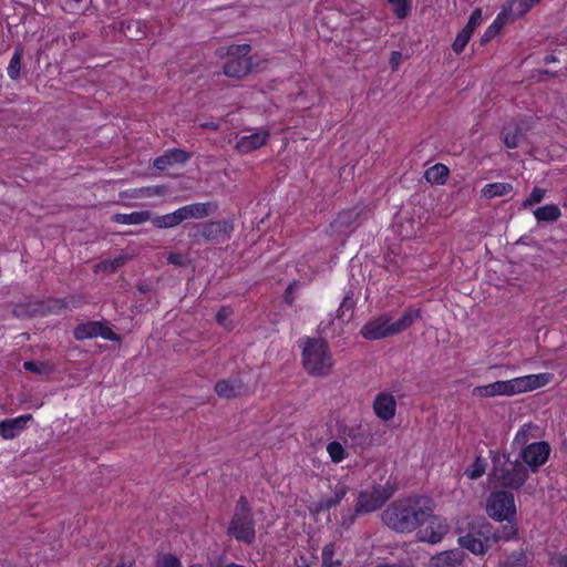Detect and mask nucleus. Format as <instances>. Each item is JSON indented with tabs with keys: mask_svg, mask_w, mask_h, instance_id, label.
Segmentation results:
<instances>
[{
	"mask_svg": "<svg viewBox=\"0 0 567 567\" xmlns=\"http://www.w3.org/2000/svg\"><path fill=\"white\" fill-rule=\"evenodd\" d=\"M433 512V502L424 496L394 502L382 513L383 522L392 529L406 533L423 525Z\"/></svg>",
	"mask_w": 567,
	"mask_h": 567,
	"instance_id": "1",
	"label": "nucleus"
},
{
	"mask_svg": "<svg viewBox=\"0 0 567 567\" xmlns=\"http://www.w3.org/2000/svg\"><path fill=\"white\" fill-rule=\"evenodd\" d=\"M553 380V374L545 372L528 374L505 381H495L485 385H477L472 390L474 398H494L498 395L512 396L533 391L547 385Z\"/></svg>",
	"mask_w": 567,
	"mask_h": 567,
	"instance_id": "2",
	"label": "nucleus"
},
{
	"mask_svg": "<svg viewBox=\"0 0 567 567\" xmlns=\"http://www.w3.org/2000/svg\"><path fill=\"white\" fill-rule=\"evenodd\" d=\"M421 317V309L408 308L402 316L393 320L389 313H383L365 322L360 334L367 340H380L399 334L409 329Z\"/></svg>",
	"mask_w": 567,
	"mask_h": 567,
	"instance_id": "3",
	"label": "nucleus"
},
{
	"mask_svg": "<svg viewBox=\"0 0 567 567\" xmlns=\"http://www.w3.org/2000/svg\"><path fill=\"white\" fill-rule=\"evenodd\" d=\"M302 365L312 377H326L333 367V358L326 340L303 338L299 341Z\"/></svg>",
	"mask_w": 567,
	"mask_h": 567,
	"instance_id": "4",
	"label": "nucleus"
},
{
	"mask_svg": "<svg viewBox=\"0 0 567 567\" xmlns=\"http://www.w3.org/2000/svg\"><path fill=\"white\" fill-rule=\"evenodd\" d=\"M227 534L247 545L255 542V518L245 496H240L236 503L234 514L227 527Z\"/></svg>",
	"mask_w": 567,
	"mask_h": 567,
	"instance_id": "5",
	"label": "nucleus"
},
{
	"mask_svg": "<svg viewBox=\"0 0 567 567\" xmlns=\"http://www.w3.org/2000/svg\"><path fill=\"white\" fill-rule=\"evenodd\" d=\"M234 230V225L229 220H213L194 226L189 233L196 243L221 244L227 241Z\"/></svg>",
	"mask_w": 567,
	"mask_h": 567,
	"instance_id": "6",
	"label": "nucleus"
},
{
	"mask_svg": "<svg viewBox=\"0 0 567 567\" xmlns=\"http://www.w3.org/2000/svg\"><path fill=\"white\" fill-rule=\"evenodd\" d=\"M251 48L249 44L231 45L227 50L228 60L224 66L225 75L235 79L245 78L251 70L248 58Z\"/></svg>",
	"mask_w": 567,
	"mask_h": 567,
	"instance_id": "7",
	"label": "nucleus"
},
{
	"mask_svg": "<svg viewBox=\"0 0 567 567\" xmlns=\"http://www.w3.org/2000/svg\"><path fill=\"white\" fill-rule=\"evenodd\" d=\"M486 512L493 519L511 522L516 513L513 494L505 491L492 493L487 501Z\"/></svg>",
	"mask_w": 567,
	"mask_h": 567,
	"instance_id": "8",
	"label": "nucleus"
},
{
	"mask_svg": "<svg viewBox=\"0 0 567 567\" xmlns=\"http://www.w3.org/2000/svg\"><path fill=\"white\" fill-rule=\"evenodd\" d=\"M392 495V489L388 486H374L370 491H363L359 494L355 505V512H373L380 508Z\"/></svg>",
	"mask_w": 567,
	"mask_h": 567,
	"instance_id": "9",
	"label": "nucleus"
},
{
	"mask_svg": "<svg viewBox=\"0 0 567 567\" xmlns=\"http://www.w3.org/2000/svg\"><path fill=\"white\" fill-rule=\"evenodd\" d=\"M494 477L505 487L518 488L528 477V471L519 462H509L505 467L494 472Z\"/></svg>",
	"mask_w": 567,
	"mask_h": 567,
	"instance_id": "10",
	"label": "nucleus"
},
{
	"mask_svg": "<svg viewBox=\"0 0 567 567\" xmlns=\"http://www.w3.org/2000/svg\"><path fill=\"white\" fill-rule=\"evenodd\" d=\"M74 337L78 340L101 337L104 340L120 342L121 337L113 332L111 328L104 326L100 321H87L80 323L74 328Z\"/></svg>",
	"mask_w": 567,
	"mask_h": 567,
	"instance_id": "11",
	"label": "nucleus"
},
{
	"mask_svg": "<svg viewBox=\"0 0 567 567\" xmlns=\"http://www.w3.org/2000/svg\"><path fill=\"white\" fill-rule=\"evenodd\" d=\"M424 524H426V526L417 532V536L420 540L431 544L441 542L443 536L447 534L450 529V525L446 523V520L433 515V512Z\"/></svg>",
	"mask_w": 567,
	"mask_h": 567,
	"instance_id": "12",
	"label": "nucleus"
},
{
	"mask_svg": "<svg viewBox=\"0 0 567 567\" xmlns=\"http://www.w3.org/2000/svg\"><path fill=\"white\" fill-rule=\"evenodd\" d=\"M549 453L550 447L546 442H534L522 450L520 456L532 471H536L547 461Z\"/></svg>",
	"mask_w": 567,
	"mask_h": 567,
	"instance_id": "13",
	"label": "nucleus"
},
{
	"mask_svg": "<svg viewBox=\"0 0 567 567\" xmlns=\"http://www.w3.org/2000/svg\"><path fill=\"white\" fill-rule=\"evenodd\" d=\"M32 420L31 414L20 415L14 419H7L0 422V436L3 440H12L17 437Z\"/></svg>",
	"mask_w": 567,
	"mask_h": 567,
	"instance_id": "14",
	"label": "nucleus"
},
{
	"mask_svg": "<svg viewBox=\"0 0 567 567\" xmlns=\"http://www.w3.org/2000/svg\"><path fill=\"white\" fill-rule=\"evenodd\" d=\"M268 138V131L254 132L249 135L239 136L235 148L240 153L247 154L265 145Z\"/></svg>",
	"mask_w": 567,
	"mask_h": 567,
	"instance_id": "15",
	"label": "nucleus"
},
{
	"mask_svg": "<svg viewBox=\"0 0 567 567\" xmlns=\"http://www.w3.org/2000/svg\"><path fill=\"white\" fill-rule=\"evenodd\" d=\"M373 410L375 414L383 421L393 419L396 410V402L393 395L388 393H380L373 402Z\"/></svg>",
	"mask_w": 567,
	"mask_h": 567,
	"instance_id": "16",
	"label": "nucleus"
},
{
	"mask_svg": "<svg viewBox=\"0 0 567 567\" xmlns=\"http://www.w3.org/2000/svg\"><path fill=\"white\" fill-rule=\"evenodd\" d=\"M539 0H508L503 6L502 13L508 20L513 21L523 17L529 9H532Z\"/></svg>",
	"mask_w": 567,
	"mask_h": 567,
	"instance_id": "17",
	"label": "nucleus"
},
{
	"mask_svg": "<svg viewBox=\"0 0 567 567\" xmlns=\"http://www.w3.org/2000/svg\"><path fill=\"white\" fill-rule=\"evenodd\" d=\"M359 213L355 209H348L338 215L331 223V229L337 234H347L354 229Z\"/></svg>",
	"mask_w": 567,
	"mask_h": 567,
	"instance_id": "18",
	"label": "nucleus"
},
{
	"mask_svg": "<svg viewBox=\"0 0 567 567\" xmlns=\"http://www.w3.org/2000/svg\"><path fill=\"white\" fill-rule=\"evenodd\" d=\"M463 560V551L451 549L436 554L431 558L433 567H458Z\"/></svg>",
	"mask_w": 567,
	"mask_h": 567,
	"instance_id": "19",
	"label": "nucleus"
},
{
	"mask_svg": "<svg viewBox=\"0 0 567 567\" xmlns=\"http://www.w3.org/2000/svg\"><path fill=\"white\" fill-rule=\"evenodd\" d=\"M460 544L475 555H482L487 550V538H484L481 534L462 536L460 537Z\"/></svg>",
	"mask_w": 567,
	"mask_h": 567,
	"instance_id": "20",
	"label": "nucleus"
},
{
	"mask_svg": "<svg viewBox=\"0 0 567 567\" xmlns=\"http://www.w3.org/2000/svg\"><path fill=\"white\" fill-rule=\"evenodd\" d=\"M152 214L148 210L132 212L130 214H115L112 219L124 225H138L151 220Z\"/></svg>",
	"mask_w": 567,
	"mask_h": 567,
	"instance_id": "21",
	"label": "nucleus"
},
{
	"mask_svg": "<svg viewBox=\"0 0 567 567\" xmlns=\"http://www.w3.org/2000/svg\"><path fill=\"white\" fill-rule=\"evenodd\" d=\"M322 564L332 567H341L343 555L338 553L337 544L331 542L323 546L321 553Z\"/></svg>",
	"mask_w": 567,
	"mask_h": 567,
	"instance_id": "22",
	"label": "nucleus"
},
{
	"mask_svg": "<svg viewBox=\"0 0 567 567\" xmlns=\"http://www.w3.org/2000/svg\"><path fill=\"white\" fill-rule=\"evenodd\" d=\"M348 487L343 483H338L333 488V495L323 497L318 503V509H329L338 505L341 499L347 495Z\"/></svg>",
	"mask_w": 567,
	"mask_h": 567,
	"instance_id": "23",
	"label": "nucleus"
},
{
	"mask_svg": "<svg viewBox=\"0 0 567 567\" xmlns=\"http://www.w3.org/2000/svg\"><path fill=\"white\" fill-rule=\"evenodd\" d=\"M560 215V208L555 204L544 205L534 210L535 218L544 223L556 221Z\"/></svg>",
	"mask_w": 567,
	"mask_h": 567,
	"instance_id": "24",
	"label": "nucleus"
},
{
	"mask_svg": "<svg viewBox=\"0 0 567 567\" xmlns=\"http://www.w3.org/2000/svg\"><path fill=\"white\" fill-rule=\"evenodd\" d=\"M513 186L509 183H491L486 184L481 189V196L486 199H492L497 196H504L512 192Z\"/></svg>",
	"mask_w": 567,
	"mask_h": 567,
	"instance_id": "25",
	"label": "nucleus"
},
{
	"mask_svg": "<svg viewBox=\"0 0 567 567\" xmlns=\"http://www.w3.org/2000/svg\"><path fill=\"white\" fill-rule=\"evenodd\" d=\"M449 176V168L443 164H435L424 173L425 179L431 184L442 185Z\"/></svg>",
	"mask_w": 567,
	"mask_h": 567,
	"instance_id": "26",
	"label": "nucleus"
},
{
	"mask_svg": "<svg viewBox=\"0 0 567 567\" xmlns=\"http://www.w3.org/2000/svg\"><path fill=\"white\" fill-rule=\"evenodd\" d=\"M186 207L190 219H203L216 210V206L212 203H193L186 205Z\"/></svg>",
	"mask_w": 567,
	"mask_h": 567,
	"instance_id": "27",
	"label": "nucleus"
},
{
	"mask_svg": "<svg viewBox=\"0 0 567 567\" xmlns=\"http://www.w3.org/2000/svg\"><path fill=\"white\" fill-rule=\"evenodd\" d=\"M215 392L220 398L233 399L240 394L241 385L227 380H220L215 384Z\"/></svg>",
	"mask_w": 567,
	"mask_h": 567,
	"instance_id": "28",
	"label": "nucleus"
},
{
	"mask_svg": "<svg viewBox=\"0 0 567 567\" xmlns=\"http://www.w3.org/2000/svg\"><path fill=\"white\" fill-rule=\"evenodd\" d=\"M538 427L530 423L524 424L516 433L513 444L523 447L526 445L532 439L537 436Z\"/></svg>",
	"mask_w": 567,
	"mask_h": 567,
	"instance_id": "29",
	"label": "nucleus"
},
{
	"mask_svg": "<svg viewBox=\"0 0 567 567\" xmlns=\"http://www.w3.org/2000/svg\"><path fill=\"white\" fill-rule=\"evenodd\" d=\"M343 435L347 440L351 441L352 445L362 446L367 443L365 430L360 424L346 427Z\"/></svg>",
	"mask_w": 567,
	"mask_h": 567,
	"instance_id": "30",
	"label": "nucleus"
},
{
	"mask_svg": "<svg viewBox=\"0 0 567 567\" xmlns=\"http://www.w3.org/2000/svg\"><path fill=\"white\" fill-rule=\"evenodd\" d=\"M128 258L125 255H121L114 259L103 260L96 265V270L115 272L118 268L124 266Z\"/></svg>",
	"mask_w": 567,
	"mask_h": 567,
	"instance_id": "31",
	"label": "nucleus"
},
{
	"mask_svg": "<svg viewBox=\"0 0 567 567\" xmlns=\"http://www.w3.org/2000/svg\"><path fill=\"white\" fill-rule=\"evenodd\" d=\"M176 213L173 212L166 215L151 217V220L156 228H173L179 225Z\"/></svg>",
	"mask_w": 567,
	"mask_h": 567,
	"instance_id": "32",
	"label": "nucleus"
},
{
	"mask_svg": "<svg viewBox=\"0 0 567 567\" xmlns=\"http://www.w3.org/2000/svg\"><path fill=\"white\" fill-rule=\"evenodd\" d=\"M485 470H486V462L483 457L478 456L475 458L473 464H471L465 470V475L470 480H477L483 476V474L485 473Z\"/></svg>",
	"mask_w": 567,
	"mask_h": 567,
	"instance_id": "33",
	"label": "nucleus"
},
{
	"mask_svg": "<svg viewBox=\"0 0 567 567\" xmlns=\"http://www.w3.org/2000/svg\"><path fill=\"white\" fill-rule=\"evenodd\" d=\"M502 567H527V558L524 550H515L506 557Z\"/></svg>",
	"mask_w": 567,
	"mask_h": 567,
	"instance_id": "34",
	"label": "nucleus"
},
{
	"mask_svg": "<svg viewBox=\"0 0 567 567\" xmlns=\"http://www.w3.org/2000/svg\"><path fill=\"white\" fill-rule=\"evenodd\" d=\"M327 452L333 463H340L347 456L343 445L338 441L329 442L327 445Z\"/></svg>",
	"mask_w": 567,
	"mask_h": 567,
	"instance_id": "35",
	"label": "nucleus"
},
{
	"mask_svg": "<svg viewBox=\"0 0 567 567\" xmlns=\"http://www.w3.org/2000/svg\"><path fill=\"white\" fill-rule=\"evenodd\" d=\"M508 20L503 16L501 12L497 18L494 20V22L486 29L482 42H488L491 39H493L502 29V27L507 23Z\"/></svg>",
	"mask_w": 567,
	"mask_h": 567,
	"instance_id": "36",
	"label": "nucleus"
},
{
	"mask_svg": "<svg viewBox=\"0 0 567 567\" xmlns=\"http://www.w3.org/2000/svg\"><path fill=\"white\" fill-rule=\"evenodd\" d=\"M353 307H354V301L352 298V293L349 292L346 295V297L343 298V300L338 309V318L341 321L349 320V318L351 317V311H352Z\"/></svg>",
	"mask_w": 567,
	"mask_h": 567,
	"instance_id": "37",
	"label": "nucleus"
},
{
	"mask_svg": "<svg viewBox=\"0 0 567 567\" xmlns=\"http://www.w3.org/2000/svg\"><path fill=\"white\" fill-rule=\"evenodd\" d=\"M21 59H22L21 50L17 49L9 62L8 69H7L8 75L12 80H17L20 76Z\"/></svg>",
	"mask_w": 567,
	"mask_h": 567,
	"instance_id": "38",
	"label": "nucleus"
},
{
	"mask_svg": "<svg viewBox=\"0 0 567 567\" xmlns=\"http://www.w3.org/2000/svg\"><path fill=\"white\" fill-rule=\"evenodd\" d=\"M472 35V32H470L468 30L466 29H463L456 37L452 48L454 50L455 53H461L464 48L466 47L470 38Z\"/></svg>",
	"mask_w": 567,
	"mask_h": 567,
	"instance_id": "39",
	"label": "nucleus"
},
{
	"mask_svg": "<svg viewBox=\"0 0 567 567\" xmlns=\"http://www.w3.org/2000/svg\"><path fill=\"white\" fill-rule=\"evenodd\" d=\"M545 197V190L543 188H539V187H535L530 195L528 196V198H526L523 204H522V207L523 208H527L529 206H533L535 204H538L543 200V198Z\"/></svg>",
	"mask_w": 567,
	"mask_h": 567,
	"instance_id": "40",
	"label": "nucleus"
},
{
	"mask_svg": "<svg viewBox=\"0 0 567 567\" xmlns=\"http://www.w3.org/2000/svg\"><path fill=\"white\" fill-rule=\"evenodd\" d=\"M389 2L393 6V12L396 18L403 19L406 17L409 12L406 0H389Z\"/></svg>",
	"mask_w": 567,
	"mask_h": 567,
	"instance_id": "41",
	"label": "nucleus"
},
{
	"mask_svg": "<svg viewBox=\"0 0 567 567\" xmlns=\"http://www.w3.org/2000/svg\"><path fill=\"white\" fill-rule=\"evenodd\" d=\"M520 132L515 128L513 133L507 132L504 134V143L508 148H516L519 144Z\"/></svg>",
	"mask_w": 567,
	"mask_h": 567,
	"instance_id": "42",
	"label": "nucleus"
},
{
	"mask_svg": "<svg viewBox=\"0 0 567 567\" xmlns=\"http://www.w3.org/2000/svg\"><path fill=\"white\" fill-rule=\"evenodd\" d=\"M156 567H182V564L174 555H163V557L157 560Z\"/></svg>",
	"mask_w": 567,
	"mask_h": 567,
	"instance_id": "43",
	"label": "nucleus"
},
{
	"mask_svg": "<svg viewBox=\"0 0 567 567\" xmlns=\"http://www.w3.org/2000/svg\"><path fill=\"white\" fill-rule=\"evenodd\" d=\"M167 156H169L172 164L175 163H185L188 159V154L182 150L174 148L166 152Z\"/></svg>",
	"mask_w": 567,
	"mask_h": 567,
	"instance_id": "44",
	"label": "nucleus"
},
{
	"mask_svg": "<svg viewBox=\"0 0 567 567\" xmlns=\"http://www.w3.org/2000/svg\"><path fill=\"white\" fill-rule=\"evenodd\" d=\"M482 21V11L481 9H475L468 19V22L464 29L468 30L473 33L474 29L480 25Z\"/></svg>",
	"mask_w": 567,
	"mask_h": 567,
	"instance_id": "45",
	"label": "nucleus"
},
{
	"mask_svg": "<svg viewBox=\"0 0 567 567\" xmlns=\"http://www.w3.org/2000/svg\"><path fill=\"white\" fill-rule=\"evenodd\" d=\"M517 530L513 524L506 525L496 534L497 539L509 540L515 538Z\"/></svg>",
	"mask_w": 567,
	"mask_h": 567,
	"instance_id": "46",
	"label": "nucleus"
},
{
	"mask_svg": "<svg viewBox=\"0 0 567 567\" xmlns=\"http://www.w3.org/2000/svg\"><path fill=\"white\" fill-rule=\"evenodd\" d=\"M231 309L228 307H223L217 313H216V320L219 324L226 327L227 321L231 316Z\"/></svg>",
	"mask_w": 567,
	"mask_h": 567,
	"instance_id": "47",
	"label": "nucleus"
},
{
	"mask_svg": "<svg viewBox=\"0 0 567 567\" xmlns=\"http://www.w3.org/2000/svg\"><path fill=\"white\" fill-rule=\"evenodd\" d=\"M172 162H171V158L169 156H167V154L165 153L164 155L157 157L155 161H154V166L157 168V169H161V171H164L166 168H168L169 166H172Z\"/></svg>",
	"mask_w": 567,
	"mask_h": 567,
	"instance_id": "48",
	"label": "nucleus"
},
{
	"mask_svg": "<svg viewBox=\"0 0 567 567\" xmlns=\"http://www.w3.org/2000/svg\"><path fill=\"white\" fill-rule=\"evenodd\" d=\"M551 567H567V555L557 554L550 560Z\"/></svg>",
	"mask_w": 567,
	"mask_h": 567,
	"instance_id": "49",
	"label": "nucleus"
},
{
	"mask_svg": "<svg viewBox=\"0 0 567 567\" xmlns=\"http://www.w3.org/2000/svg\"><path fill=\"white\" fill-rule=\"evenodd\" d=\"M23 367H24V369L27 371H31V372H34V373H38V374L42 373V371L44 369L43 364L33 362V361L24 362Z\"/></svg>",
	"mask_w": 567,
	"mask_h": 567,
	"instance_id": "50",
	"label": "nucleus"
},
{
	"mask_svg": "<svg viewBox=\"0 0 567 567\" xmlns=\"http://www.w3.org/2000/svg\"><path fill=\"white\" fill-rule=\"evenodd\" d=\"M167 261L175 266H183L185 264L183 255L173 252L167 256Z\"/></svg>",
	"mask_w": 567,
	"mask_h": 567,
	"instance_id": "51",
	"label": "nucleus"
},
{
	"mask_svg": "<svg viewBox=\"0 0 567 567\" xmlns=\"http://www.w3.org/2000/svg\"><path fill=\"white\" fill-rule=\"evenodd\" d=\"M402 61V54L399 51H393L390 56V64L393 70H396Z\"/></svg>",
	"mask_w": 567,
	"mask_h": 567,
	"instance_id": "52",
	"label": "nucleus"
},
{
	"mask_svg": "<svg viewBox=\"0 0 567 567\" xmlns=\"http://www.w3.org/2000/svg\"><path fill=\"white\" fill-rule=\"evenodd\" d=\"M176 215L178 216V223L182 224L184 220L190 219L189 213L187 210L186 206H183L175 210Z\"/></svg>",
	"mask_w": 567,
	"mask_h": 567,
	"instance_id": "53",
	"label": "nucleus"
},
{
	"mask_svg": "<svg viewBox=\"0 0 567 567\" xmlns=\"http://www.w3.org/2000/svg\"><path fill=\"white\" fill-rule=\"evenodd\" d=\"M146 196H155L164 194V189L162 187H147L143 190Z\"/></svg>",
	"mask_w": 567,
	"mask_h": 567,
	"instance_id": "54",
	"label": "nucleus"
},
{
	"mask_svg": "<svg viewBox=\"0 0 567 567\" xmlns=\"http://www.w3.org/2000/svg\"><path fill=\"white\" fill-rule=\"evenodd\" d=\"M296 286H297V285H296V282L290 284V285L288 286L287 290H286V293H285V300H286L289 305H291V303H292V301H293L292 292H293V290H295Z\"/></svg>",
	"mask_w": 567,
	"mask_h": 567,
	"instance_id": "55",
	"label": "nucleus"
},
{
	"mask_svg": "<svg viewBox=\"0 0 567 567\" xmlns=\"http://www.w3.org/2000/svg\"><path fill=\"white\" fill-rule=\"evenodd\" d=\"M14 313L17 316H22V315H27L28 312L23 311V307L22 306H17L16 309H14Z\"/></svg>",
	"mask_w": 567,
	"mask_h": 567,
	"instance_id": "56",
	"label": "nucleus"
},
{
	"mask_svg": "<svg viewBox=\"0 0 567 567\" xmlns=\"http://www.w3.org/2000/svg\"><path fill=\"white\" fill-rule=\"evenodd\" d=\"M556 60H557L556 56L551 55V54L550 55H546L545 59H544V61L546 63H553V62H556Z\"/></svg>",
	"mask_w": 567,
	"mask_h": 567,
	"instance_id": "57",
	"label": "nucleus"
},
{
	"mask_svg": "<svg viewBox=\"0 0 567 567\" xmlns=\"http://www.w3.org/2000/svg\"><path fill=\"white\" fill-rule=\"evenodd\" d=\"M203 126L208 127V128H213V130H218V127H219V126H218V124H216V123H214V122H212V123H206V124H204Z\"/></svg>",
	"mask_w": 567,
	"mask_h": 567,
	"instance_id": "58",
	"label": "nucleus"
},
{
	"mask_svg": "<svg viewBox=\"0 0 567 567\" xmlns=\"http://www.w3.org/2000/svg\"><path fill=\"white\" fill-rule=\"evenodd\" d=\"M223 567H244L243 565H239V564H235V563H229V564H226L225 566Z\"/></svg>",
	"mask_w": 567,
	"mask_h": 567,
	"instance_id": "59",
	"label": "nucleus"
},
{
	"mask_svg": "<svg viewBox=\"0 0 567 567\" xmlns=\"http://www.w3.org/2000/svg\"><path fill=\"white\" fill-rule=\"evenodd\" d=\"M321 330H322L323 332H327L328 327H326V326H322V324H321Z\"/></svg>",
	"mask_w": 567,
	"mask_h": 567,
	"instance_id": "60",
	"label": "nucleus"
},
{
	"mask_svg": "<svg viewBox=\"0 0 567 567\" xmlns=\"http://www.w3.org/2000/svg\"><path fill=\"white\" fill-rule=\"evenodd\" d=\"M189 567H202L200 565H192Z\"/></svg>",
	"mask_w": 567,
	"mask_h": 567,
	"instance_id": "61",
	"label": "nucleus"
}]
</instances>
